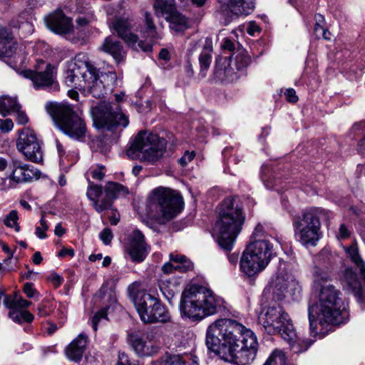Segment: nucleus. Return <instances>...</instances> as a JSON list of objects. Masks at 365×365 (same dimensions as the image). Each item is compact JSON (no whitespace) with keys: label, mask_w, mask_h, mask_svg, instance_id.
<instances>
[{"label":"nucleus","mask_w":365,"mask_h":365,"mask_svg":"<svg viewBox=\"0 0 365 365\" xmlns=\"http://www.w3.org/2000/svg\"><path fill=\"white\" fill-rule=\"evenodd\" d=\"M21 108L15 97L3 96L0 97V112L6 115L9 111L14 112Z\"/></svg>","instance_id":"obj_37"},{"label":"nucleus","mask_w":365,"mask_h":365,"mask_svg":"<svg viewBox=\"0 0 365 365\" xmlns=\"http://www.w3.org/2000/svg\"><path fill=\"white\" fill-rule=\"evenodd\" d=\"M292 277V275H274L269 284L270 287L273 289V292L279 295V293L277 292V291L282 293L286 292L288 289V282Z\"/></svg>","instance_id":"obj_36"},{"label":"nucleus","mask_w":365,"mask_h":365,"mask_svg":"<svg viewBox=\"0 0 365 365\" xmlns=\"http://www.w3.org/2000/svg\"><path fill=\"white\" fill-rule=\"evenodd\" d=\"M332 217V213L319 207L304 210L292 220L294 237L304 246H316L321 237V220Z\"/></svg>","instance_id":"obj_6"},{"label":"nucleus","mask_w":365,"mask_h":365,"mask_svg":"<svg viewBox=\"0 0 365 365\" xmlns=\"http://www.w3.org/2000/svg\"><path fill=\"white\" fill-rule=\"evenodd\" d=\"M88 186L86 192L88 198L92 202L95 210L101 213L110 209V202L108 197L103 195V187L95 184L88 178Z\"/></svg>","instance_id":"obj_26"},{"label":"nucleus","mask_w":365,"mask_h":365,"mask_svg":"<svg viewBox=\"0 0 365 365\" xmlns=\"http://www.w3.org/2000/svg\"><path fill=\"white\" fill-rule=\"evenodd\" d=\"M170 260V262L165 263L162 267L164 274L173 272H191L195 270L194 264L185 255L171 253Z\"/></svg>","instance_id":"obj_27"},{"label":"nucleus","mask_w":365,"mask_h":365,"mask_svg":"<svg viewBox=\"0 0 365 365\" xmlns=\"http://www.w3.org/2000/svg\"><path fill=\"white\" fill-rule=\"evenodd\" d=\"M151 333L134 334L130 336V343L134 351L140 356H150L158 351Z\"/></svg>","instance_id":"obj_21"},{"label":"nucleus","mask_w":365,"mask_h":365,"mask_svg":"<svg viewBox=\"0 0 365 365\" xmlns=\"http://www.w3.org/2000/svg\"><path fill=\"white\" fill-rule=\"evenodd\" d=\"M262 180L267 189H275L278 190V187L281 184L280 180L276 177L270 178L264 175L262 176Z\"/></svg>","instance_id":"obj_48"},{"label":"nucleus","mask_w":365,"mask_h":365,"mask_svg":"<svg viewBox=\"0 0 365 365\" xmlns=\"http://www.w3.org/2000/svg\"><path fill=\"white\" fill-rule=\"evenodd\" d=\"M100 125L108 130H112L118 125L125 128L128 123V118L123 113L118 104L106 103L101 106L97 116Z\"/></svg>","instance_id":"obj_19"},{"label":"nucleus","mask_w":365,"mask_h":365,"mask_svg":"<svg viewBox=\"0 0 365 365\" xmlns=\"http://www.w3.org/2000/svg\"><path fill=\"white\" fill-rule=\"evenodd\" d=\"M215 78L222 83H231L238 78L235 68L231 66L230 58L218 56L215 60Z\"/></svg>","instance_id":"obj_25"},{"label":"nucleus","mask_w":365,"mask_h":365,"mask_svg":"<svg viewBox=\"0 0 365 365\" xmlns=\"http://www.w3.org/2000/svg\"><path fill=\"white\" fill-rule=\"evenodd\" d=\"M207 348L225 359L230 356L242 365L252 362L258 351L255 334L250 329L230 319H219L207 329Z\"/></svg>","instance_id":"obj_1"},{"label":"nucleus","mask_w":365,"mask_h":365,"mask_svg":"<svg viewBox=\"0 0 365 365\" xmlns=\"http://www.w3.org/2000/svg\"><path fill=\"white\" fill-rule=\"evenodd\" d=\"M195 156L194 151H186L185 154L178 160V163L182 167L186 166L188 163L191 162Z\"/></svg>","instance_id":"obj_51"},{"label":"nucleus","mask_w":365,"mask_h":365,"mask_svg":"<svg viewBox=\"0 0 365 365\" xmlns=\"http://www.w3.org/2000/svg\"><path fill=\"white\" fill-rule=\"evenodd\" d=\"M250 63V56L241 50L237 51V54L235 57V66L237 71H242Z\"/></svg>","instance_id":"obj_42"},{"label":"nucleus","mask_w":365,"mask_h":365,"mask_svg":"<svg viewBox=\"0 0 365 365\" xmlns=\"http://www.w3.org/2000/svg\"><path fill=\"white\" fill-rule=\"evenodd\" d=\"M128 251L135 262H140L146 257L149 247L145 243V236L139 230H135L131 234Z\"/></svg>","instance_id":"obj_24"},{"label":"nucleus","mask_w":365,"mask_h":365,"mask_svg":"<svg viewBox=\"0 0 365 365\" xmlns=\"http://www.w3.org/2000/svg\"><path fill=\"white\" fill-rule=\"evenodd\" d=\"M110 210H111V215L109 217L110 224L116 225L120 220V215L117 210H113L112 207Z\"/></svg>","instance_id":"obj_62"},{"label":"nucleus","mask_w":365,"mask_h":365,"mask_svg":"<svg viewBox=\"0 0 365 365\" xmlns=\"http://www.w3.org/2000/svg\"><path fill=\"white\" fill-rule=\"evenodd\" d=\"M343 288L354 294L361 309H365V275H342Z\"/></svg>","instance_id":"obj_22"},{"label":"nucleus","mask_w":365,"mask_h":365,"mask_svg":"<svg viewBox=\"0 0 365 365\" xmlns=\"http://www.w3.org/2000/svg\"><path fill=\"white\" fill-rule=\"evenodd\" d=\"M358 152L365 156V136L358 143Z\"/></svg>","instance_id":"obj_64"},{"label":"nucleus","mask_w":365,"mask_h":365,"mask_svg":"<svg viewBox=\"0 0 365 365\" xmlns=\"http://www.w3.org/2000/svg\"><path fill=\"white\" fill-rule=\"evenodd\" d=\"M88 68L89 71L83 87V92L96 98H104L106 95L111 93L117 81L115 73H102L99 75L98 69L91 61Z\"/></svg>","instance_id":"obj_11"},{"label":"nucleus","mask_w":365,"mask_h":365,"mask_svg":"<svg viewBox=\"0 0 365 365\" xmlns=\"http://www.w3.org/2000/svg\"><path fill=\"white\" fill-rule=\"evenodd\" d=\"M219 2L217 13L224 25H227L235 18L247 16L255 9V0H220Z\"/></svg>","instance_id":"obj_14"},{"label":"nucleus","mask_w":365,"mask_h":365,"mask_svg":"<svg viewBox=\"0 0 365 365\" xmlns=\"http://www.w3.org/2000/svg\"><path fill=\"white\" fill-rule=\"evenodd\" d=\"M258 241L264 242L267 244L269 250H272V247L267 239L264 227L261 224L257 225L250 238V242H256Z\"/></svg>","instance_id":"obj_40"},{"label":"nucleus","mask_w":365,"mask_h":365,"mask_svg":"<svg viewBox=\"0 0 365 365\" xmlns=\"http://www.w3.org/2000/svg\"><path fill=\"white\" fill-rule=\"evenodd\" d=\"M163 365H185V363L182 359L181 356L178 355H174L166 360Z\"/></svg>","instance_id":"obj_52"},{"label":"nucleus","mask_w":365,"mask_h":365,"mask_svg":"<svg viewBox=\"0 0 365 365\" xmlns=\"http://www.w3.org/2000/svg\"><path fill=\"white\" fill-rule=\"evenodd\" d=\"M47 113L55 125L73 140L82 141L86 137L87 128L81 114L66 103L48 102L45 105Z\"/></svg>","instance_id":"obj_7"},{"label":"nucleus","mask_w":365,"mask_h":365,"mask_svg":"<svg viewBox=\"0 0 365 365\" xmlns=\"http://www.w3.org/2000/svg\"><path fill=\"white\" fill-rule=\"evenodd\" d=\"M150 203L157 205L162 217L167 220L176 217L183 207L182 196L176 191L163 187L152 191Z\"/></svg>","instance_id":"obj_12"},{"label":"nucleus","mask_w":365,"mask_h":365,"mask_svg":"<svg viewBox=\"0 0 365 365\" xmlns=\"http://www.w3.org/2000/svg\"><path fill=\"white\" fill-rule=\"evenodd\" d=\"M18 212L16 210H11L4 219V225L11 228H14L16 232L20 231V226L19 225L18 221Z\"/></svg>","instance_id":"obj_43"},{"label":"nucleus","mask_w":365,"mask_h":365,"mask_svg":"<svg viewBox=\"0 0 365 365\" xmlns=\"http://www.w3.org/2000/svg\"><path fill=\"white\" fill-rule=\"evenodd\" d=\"M25 76L31 80L36 89H45L49 92L59 91V84L56 81L55 68L50 63L46 65L43 71L28 70Z\"/></svg>","instance_id":"obj_18"},{"label":"nucleus","mask_w":365,"mask_h":365,"mask_svg":"<svg viewBox=\"0 0 365 365\" xmlns=\"http://www.w3.org/2000/svg\"><path fill=\"white\" fill-rule=\"evenodd\" d=\"M117 365H135L131 363L128 355L124 352H120L118 354V360Z\"/></svg>","instance_id":"obj_58"},{"label":"nucleus","mask_w":365,"mask_h":365,"mask_svg":"<svg viewBox=\"0 0 365 365\" xmlns=\"http://www.w3.org/2000/svg\"><path fill=\"white\" fill-rule=\"evenodd\" d=\"M259 320L269 334H279L294 353L305 351L312 344V340L298 336L288 314L278 304L269 307Z\"/></svg>","instance_id":"obj_5"},{"label":"nucleus","mask_w":365,"mask_h":365,"mask_svg":"<svg viewBox=\"0 0 365 365\" xmlns=\"http://www.w3.org/2000/svg\"><path fill=\"white\" fill-rule=\"evenodd\" d=\"M44 214L42 215L39 221V225L36 227L35 234L39 239H45L47 237L46 232L48 230V226L44 219Z\"/></svg>","instance_id":"obj_46"},{"label":"nucleus","mask_w":365,"mask_h":365,"mask_svg":"<svg viewBox=\"0 0 365 365\" xmlns=\"http://www.w3.org/2000/svg\"><path fill=\"white\" fill-rule=\"evenodd\" d=\"M344 250L356 268L359 269L360 274H365V262L359 255L356 242H352L350 246L344 247Z\"/></svg>","instance_id":"obj_35"},{"label":"nucleus","mask_w":365,"mask_h":365,"mask_svg":"<svg viewBox=\"0 0 365 365\" xmlns=\"http://www.w3.org/2000/svg\"><path fill=\"white\" fill-rule=\"evenodd\" d=\"M104 192L105 197H108L110 202V209L113 200L120 196H126L128 194V189L118 182H108L105 186Z\"/></svg>","instance_id":"obj_31"},{"label":"nucleus","mask_w":365,"mask_h":365,"mask_svg":"<svg viewBox=\"0 0 365 365\" xmlns=\"http://www.w3.org/2000/svg\"><path fill=\"white\" fill-rule=\"evenodd\" d=\"M182 282V277L179 275H161L158 286L163 296L170 300L178 291Z\"/></svg>","instance_id":"obj_28"},{"label":"nucleus","mask_w":365,"mask_h":365,"mask_svg":"<svg viewBox=\"0 0 365 365\" xmlns=\"http://www.w3.org/2000/svg\"><path fill=\"white\" fill-rule=\"evenodd\" d=\"M14 127V123L12 120L11 119H6L1 121L0 123V128L4 132H9Z\"/></svg>","instance_id":"obj_61"},{"label":"nucleus","mask_w":365,"mask_h":365,"mask_svg":"<svg viewBox=\"0 0 365 365\" xmlns=\"http://www.w3.org/2000/svg\"><path fill=\"white\" fill-rule=\"evenodd\" d=\"M16 115V121L19 124L25 125L29 122V118L26 114L21 110V108L18 110H14Z\"/></svg>","instance_id":"obj_54"},{"label":"nucleus","mask_w":365,"mask_h":365,"mask_svg":"<svg viewBox=\"0 0 365 365\" xmlns=\"http://www.w3.org/2000/svg\"><path fill=\"white\" fill-rule=\"evenodd\" d=\"M0 58L11 67L21 66L25 59L22 51H17L16 43L4 29H0Z\"/></svg>","instance_id":"obj_20"},{"label":"nucleus","mask_w":365,"mask_h":365,"mask_svg":"<svg viewBox=\"0 0 365 365\" xmlns=\"http://www.w3.org/2000/svg\"><path fill=\"white\" fill-rule=\"evenodd\" d=\"M88 173L96 180H102L106 175V167L103 165H96L91 167Z\"/></svg>","instance_id":"obj_45"},{"label":"nucleus","mask_w":365,"mask_h":365,"mask_svg":"<svg viewBox=\"0 0 365 365\" xmlns=\"http://www.w3.org/2000/svg\"><path fill=\"white\" fill-rule=\"evenodd\" d=\"M47 280L51 283L55 288H57L63 283V278L61 275H48Z\"/></svg>","instance_id":"obj_55"},{"label":"nucleus","mask_w":365,"mask_h":365,"mask_svg":"<svg viewBox=\"0 0 365 365\" xmlns=\"http://www.w3.org/2000/svg\"><path fill=\"white\" fill-rule=\"evenodd\" d=\"M99 238L104 245H110L113 238L111 230L108 227L103 229L99 234Z\"/></svg>","instance_id":"obj_50"},{"label":"nucleus","mask_w":365,"mask_h":365,"mask_svg":"<svg viewBox=\"0 0 365 365\" xmlns=\"http://www.w3.org/2000/svg\"><path fill=\"white\" fill-rule=\"evenodd\" d=\"M221 47L223 50L230 52H232L235 50V43L228 38H223Z\"/></svg>","instance_id":"obj_53"},{"label":"nucleus","mask_w":365,"mask_h":365,"mask_svg":"<svg viewBox=\"0 0 365 365\" xmlns=\"http://www.w3.org/2000/svg\"><path fill=\"white\" fill-rule=\"evenodd\" d=\"M23 291L29 298H38L40 295L31 282H26L23 286Z\"/></svg>","instance_id":"obj_49"},{"label":"nucleus","mask_w":365,"mask_h":365,"mask_svg":"<svg viewBox=\"0 0 365 365\" xmlns=\"http://www.w3.org/2000/svg\"><path fill=\"white\" fill-rule=\"evenodd\" d=\"M44 21L49 30L59 35L68 34L73 29L72 20L60 9L49 14Z\"/></svg>","instance_id":"obj_23"},{"label":"nucleus","mask_w":365,"mask_h":365,"mask_svg":"<svg viewBox=\"0 0 365 365\" xmlns=\"http://www.w3.org/2000/svg\"><path fill=\"white\" fill-rule=\"evenodd\" d=\"M212 46L210 42L206 41L205 45L199 56L200 72L199 76L204 78L212 63Z\"/></svg>","instance_id":"obj_32"},{"label":"nucleus","mask_w":365,"mask_h":365,"mask_svg":"<svg viewBox=\"0 0 365 365\" xmlns=\"http://www.w3.org/2000/svg\"><path fill=\"white\" fill-rule=\"evenodd\" d=\"M10 187H18L19 185L31 182L40 177V171L34 166L25 164L18 160H12L9 163L8 173Z\"/></svg>","instance_id":"obj_17"},{"label":"nucleus","mask_w":365,"mask_h":365,"mask_svg":"<svg viewBox=\"0 0 365 365\" xmlns=\"http://www.w3.org/2000/svg\"><path fill=\"white\" fill-rule=\"evenodd\" d=\"M153 7L155 15L158 17H166L176 9L175 0H155Z\"/></svg>","instance_id":"obj_34"},{"label":"nucleus","mask_w":365,"mask_h":365,"mask_svg":"<svg viewBox=\"0 0 365 365\" xmlns=\"http://www.w3.org/2000/svg\"><path fill=\"white\" fill-rule=\"evenodd\" d=\"M16 146L27 160L34 163L42 160L41 142L37 138L34 130L23 129L17 140Z\"/></svg>","instance_id":"obj_16"},{"label":"nucleus","mask_w":365,"mask_h":365,"mask_svg":"<svg viewBox=\"0 0 365 365\" xmlns=\"http://www.w3.org/2000/svg\"><path fill=\"white\" fill-rule=\"evenodd\" d=\"M263 365H287L284 352L277 349L273 350Z\"/></svg>","instance_id":"obj_39"},{"label":"nucleus","mask_w":365,"mask_h":365,"mask_svg":"<svg viewBox=\"0 0 365 365\" xmlns=\"http://www.w3.org/2000/svg\"><path fill=\"white\" fill-rule=\"evenodd\" d=\"M286 292L293 296L294 299H297L301 294L302 286L299 284V282L296 280L294 275H292L288 282V289H287Z\"/></svg>","instance_id":"obj_44"},{"label":"nucleus","mask_w":365,"mask_h":365,"mask_svg":"<svg viewBox=\"0 0 365 365\" xmlns=\"http://www.w3.org/2000/svg\"><path fill=\"white\" fill-rule=\"evenodd\" d=\"M113 286L114 284L113 281H107L104 282L100 289V294L101 295V297L106 295L108 290L110 292L113 291Z\"/></svg>","instance_id":"obj_59"},{"label":"nucleus","mask_w":365,"mask_h":365,"mask_svg":"<svg viewBox=\"0 0 365 365\" xmlns=\"http://www.w3.org/2000/svg\"><path fill=\"white\" fill-rule=\"evenodd\" d=\"M179 307L182 315L195 320H201L226 308L222 297L194 279L185 285Z\"/></svg>","instance_id":"obj_3"},{"label":"nucleus","mask_w":365,"mask_h":365,"mask_svg":"<svg viewBox=\"0 0 365 365\" xmlns=\"http://www.w3.org/2000/svg\"><path fill=\"white\" fill-rule=\"evenodd\" d=\"M165 19L167 21L170 23L172 28L176 31L181 30L186 26L187 22V19L185 16L178 11L177 8L173 11V12L166 16Z\"/></svg>","instance_id":"obj_38"},{"label":"nucleus","mask_w":365,"mask_h":365,"mask_svg":"<svg viewBox=\"0 0 365 365\" xmlns=\"http://www.w3.org/2000/svg\"><path fill=\"white\" fill-rule=\"evenodd\" d=\"M91 61L85 53H78L75 56L65 73V83L68 87L83 89L84 82L89 71Z\"/></svg>","instance_id":"obj_15"},{"label":"nucleus","mask_w":365,"mask_h":365,"mask_svg":"<svg viewBox=\"0 0 365 365\" xmlns=\"http://www.w3.org/2000/svg\"><path fill=\"white\" fill-rule=\"evenodd\" d=\"M110 26L116 32L118 36L133 49H140L148 53L152 51V44L150 42L139 40L138 35L133 32L136 27V22L133 18L128 16L115 17Z\"/></svg>","instance_id":"obj_13"},{"label":"nucleus","mask_w":365,"mask_h":365,"mask_svg":"<svg viewBox=\"0 0 365 365\" xmlns=\"http://www.w3.org/2000/svg\"><path fill=\"white\" fill-rule=\"evenodd\" d=\"M102 48L105 52L110 54L118 63L123 61L125 57L126 53L121 43L112 37L109 36L105 39Z\"/></svg>","instance_id":"obj_30"},{"label":"nucleus","mask_w":365,"mask_h":365,"mask_svg":"<svg viewBox=\"0 0 365 365\" xmlns=\"http://www.w3.org/2000/svg\"><path fill=\"white\" fill-rule=\"evenodd\" d=\"M287 100L291 103H296L298 101V97L296 95V91L293 88L287 89L284 93Z\"/></svg>","instance_id":"obj_60"},{"label":"nucleus","mask_w":365,"mask_h":365,"mask_svg":"<svg viewBox=\"0 0 365 365\" xmlns=\"http://www.w3.org/2000/svg\"><path fill=\"white\" fill-rule=\"evenodd\" d=\"M313 291L318 294L319 302L309 307V329L312 334H324V329L332 324H341L349 320L346 306L340 292L330 284L328 277L315 275Z\"/></svg>","instance_id":"obj_2"},{"label":"nucleus","mask_w":365,"mask_h":365,"mask_svg":"<svg viewBox=\"0 0 365 365\" xmlns=\"http://www.w3.org/2000/svg\"><path fill=\"white\" fill-rule=\"evenodd\" d=\"M167 141L156 134L140 131L127 150V155L131 159H139L154 164L165 152Z\"/></svg>","instance_id":"obj_8"},{"label":"nucleus","mask_w":365,"mask_h":365,"mask_svg":"<svg viewBox=\"0 0 365 365\" xmlns=\"http://www.w3.org/2000/svg\"><path fill=\"white\" fill-rule=\"evenodd\" d=\"M102 319H107V309L103 308L96 312L91 319V325L96 331L98 329V324Z\"/></svg>","instance_id":"obj_47"},{"label":"nucleus","mask_w":365,"mask_h":365,"mask_svg":"<svg viewBox=\"0 0 365 365\" xmlns=\"http://www.w3.org/2000/svg\"><path fill=\"white\" fill-rule=\"evenodd\" d=\"M87 335L81 333L66 346L65 353L69 360L75 362L81 360L87 346Z\"/></svg>","instance_id":"obj_29"},{"label":"nucleus","mask_w":365,"mask_h":365,"mask_svg":"<svg viewBox=\"0 0 365 365\" xmlns=\"http://www.w3.org/2000/svg\"><path fill=\"white\" fill-rule=\"evenodd\" d=\"M128 292L130 298H132L134 304L137 297L143 294H150L144 290V286L141 282H134L128 287Z\"/></svg>","instance_id":"obj_41"},{"label":"nucleus","mask_w":365,"mask_h":365,"mask_svg":"<svg viewBox=\"0 0 365 365\" xmlns=\"http://www.w3.org/2000/svg\"><path fill=\"white\" fill-rule=\"evenodd\" d=\"M58 256L61 257L74 256V250L71 248H63L59 252Z\"/></svg>","instance_id":"obj_63"},{"label":"nucleus","mask_w":365,"mask_h":365,"mask_svg":"<svg viewBox=\"0 0 365 365\" xmlns=\"http://www.w3.org/2000/svg\"><path fill=\"white\" fill-rule=\"evenodd\" d=\"M145 28L140 31L142 36L147 39L145 42H150L153 45V41L160 38V35L157 31L156 26L153 22L152 15L145 12L144 14Z\"/></svg>","instance_id":"obj_33"},{"label":"nucleus","mask_w":365,"mask_h":365,"mask_svg":"<svg viewBox=\"0 0 365 365\" xmlns=\"http://www.w3.org/2000/svg\"><path fill=\"white\" fill-rule=\"evenodd\" d=\"M351 235L350 230L345 225V224H341L339 228V232L337 234L338 239H346Z\"/></svg>","instance_id":"obj_56"},{"label":"nucleus","mask_w":365,"mask_h":365,"mask_svg":"<svg viewBox=\"0 0 365 365\" xmlns=\"http://www.w3.org/2000/svg\"><path fill=\"white\" fill-rule=\"evenodd\" d=\"M134 305L140 320L145 324H165L171 321L167 307L151 293L138 296Z\"/></svg>","instance_id":"obj_9"},{"label":"nucleus","mask_w":365,"mask_h":365,"mask_svg":"<svg viewBox=\"0 0 365 365\" xmlns=\"http://www.w3.org/2000/svg\"><path fill=\"white\" fill-rule=\"evenodd\" d=\"M10 179L9 174L6 177L0 178V191H6L10 189H15L14 187H10Z\"/></svg>","instance_id":"obj_57"},{"label":"nucleus","mask_w":365,"mask_h":365,"mask_svg":"<svg viewBox=\"0 0 365 365\" xmlns=\"http://www.w3.org/2000/svg\"><path fill=\"white\" fill-rule=\"evenodd\" d=\"M272 255L264 242H250L242 252L240 267L245 274H258L268 265Z\"/></svg>","instance_id":"obj_10"},{"label":"nucleus","mask_w":365,"mask_h":365,"mask_svg":"<svg viewBox=\"0 0 365 365\" xmlns=\"http://www.w3.org/2000/svg\"><path fill=\"white\" fill-rule=\"evenodd\" d=\"M245 220L242 207L237 197H227L222 201L212 232L220 247L227 251L232 249Z\"/></svg>","instance_id":"obj_4"}]
</instances>
